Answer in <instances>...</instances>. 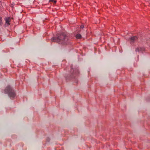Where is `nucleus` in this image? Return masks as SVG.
<instances>
[{
	"instance_id": "423d86ee",
	"label": "nucleus",
	"mask_w": 150,
	"mask_h": 150,
	"mask_svg": "<svg viewBox=\"0 0 150 150\" xmlns=\"http://www.w3.org/2000/svg\"><path fill=\"white\" fill-rule=\"evenodd\" d=\"M76 37L77 39H80L81 38V35L79 34H77L76 36Z\"/></svg>"
},
{
	"instance_id": "f03ea898",
	"label": "nucleus",
	"mask_w": 150,
	"mask_h": 150,
	"mask_svg": "<svg viewBox=\"0 0 150 150\" xmlns=\"http://www.w3.org/2000/svg\"><path fill=\"white\" fill-rule=\"evenodd\" d=\"M4 93H5L8 94V96L10 97H14L16 96L14 91L9 86H7L6 88L4 90Z\"/></svg>"
},
{
	"instance_id": "6e6552de",
	"label": "nucleus",
	"mask_w": 150,
	"mask_h": 150,
	"mask_svg": "<svg viewBox=\"0 0 150 150\" xmlns=\"http://www.w3.org/2000/svg\"><path fill=\"white\" fill-rule=\"evenodd\" d=\"M80 28H81H81H84V26L83 25H81V26H80Z\"/></svg>"
},
{
	"instance_id": "0eeeda50",
	"label": "nucleus",
	"mask_w": 150,
	"mask_h": 150,
	"mask_svg": "<svg viewBox=\"0 0 150 150\" xmlns=\"http://www.w3.org/2000/svg\"><path fill=\"white\" fill-rule=\"evenodd\" d=\"M2 18L0 17V24L1 25L2 23Z\"/></svg>"
},
{
	"instance_id": "39448f33",
	"label": "nucleus",
	"mask_w": 150,
	"mask_h": 150,
	"mask_svg": "<svg viewBox=\"0 0 150 150\" xmlns=\"http://www.w3.org/2000/svg\"><path fill=\"white\" fill-rule=\"evenodd\" d=\"M6 23L9 25V23L10 22V19L9 18H6Z\"/></svg>"
},
{
	"instance_id": "9d476101",
	"label": "nucleus",
	"mask_w": 150,
	"mask_h": 150,
	"mask_svg": "<svg viewBox=\"0 0 150 150\" xmlns=\"http://www.w3.org/2000/svg\"><path fill=\"white\" fill-rule=\"evenodd\" d=\"M55 3H56V1H54Z\"/></svg>"
},
{
	"instance_id": "20e7f679",
	"label": "nucleus",
	"mask_w": 150,
	"mask_h": 150,
	"mask_svg": "<svg viewBox=\"0 0 150 150\" xmlns=\"http://www.w3.org/2000/svg\"><path fill=\"white\" fill-rule=\"evenodd\" d=\"M144 50V48L143 47L137 48L136 49V52L139 51L142 52Z\"/></svg>"
},
{
	"instance_id": "1a4fd4ad",
	"label": "nucleus",
	"mask_w": 150,
	"mask_h": 150,
	"mask_svg": "<svg viewBox=\"0 0 150 150\" xmlns=\"http://www.w3.org/2000/svg\"><path fill=\"white\" fill-rule=\"evenodd\" d=\"M54 0H50V1L51 2H52Z\"/></svg>"
},
{
	"instance_id": "7ed1b4c3",
	"label": "nucleus",
	"mask_w": 150,
	"mask_h": 150,
	"mask_svg": "<svg viewBox=\"0 0 150 150\" xmlns=\"http://www.w3.org/2000/svg\"><path fill=\"white\" fill-rule=\"evenodd\" d=\"M137 40V38L136 36L132 37L130 38V41L131 43H133Z\"/></svg>"
},
{
	"instance_id": "f257e3e1",
	"label": "nucleus",
	"mask_w": 150,
	"mask_h": 150,
	"mask_svg": "<svg viewBox=\"0 0 150 150\" xmlns=\"http://www.w3.org/2000/svg\"><path fill=\"white\" fill-rule=\"evenodd\" d=\"M51 40L52 42H56L60 44H64L67 41L68 38L65 35L60 33L57 34V37L52 38Z\"/></svg>"
}]
</instances>
